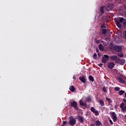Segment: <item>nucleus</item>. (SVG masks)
<instances>
[{
    "label": "nucleus",
    "mask_w": 126,
    "mask_h": 126,
    "mask_svg": "<svg viewBox=\"0 0 126 126\" xmlns=\"http://www.w3.org/2000/svg\"><path fill=\"white\" fill-rule=\"evenodd\" d=\"M104 8H105V6H103L101 7L100 11H101V13H104Z\"/></svg>",
    "instance_id": "5701e85b"
},
{
    "label": "nucleus",
    "mask_w": 126,
    "mask_h": 126,
    "mask_svg": "<svg viewBox=\"0 0 126 126\" xmlns=\"http://www.w3.org/2000/svg\"><path fill=\"white\" fill-rule=\"evenodd\" d=\"M78 121L80 123H83L84 122V118L82 116H78Z\"/></svg>",
    "instance_id": "ddd939ff"
},
{
    "label": "nucleus",
    "mask_w": 126,
    "mask_h": 126,
    "mask_svg": "<svg viewBox=\"0 0 126 126\" xmlns=\"http://www.w3.org/2000/svg\"><path fill=\"white\" fill-rule=\"evenodd\" d=\"M114 90L115 91H120V88L119 87H115L114 88Z\"/></svg>",
    "instance_id": "c85d7f7f"
},
{
    "label": "nucleus",
    "mask_w": 126,
    "mask_h": 126,
    "mask_svg": "<svg viewBox=\"0 0 126 126\" xmlns=\"http://www.w3.org/2000/svg\"><path fill=\"white\" fill-rule=\"evenodd\" d=\"M91 111L94 114V116L96 117L99 116V111L96 110L94 107H91Z\"/></svg>",
    "instance_id": "423d86ee"
},
{
    "label": "nucleus",
    "mask_w": 126,
    "mask_h": 126,
    "mask_svg": "<svg viewBox=\"0 0 126 126\" xmlns=\"http://www.w3.org/2000/svg\"><path fill=\"white\" fill-rule=\"evenodd\" d=\"M115 66V63L114 62H111L108 64V68H110V69H112Z\"/></svg>",
    "instance_id": "9b49d317"
},
{
    "label": "nucleus",
    "mask_w": 126,
    "mask_h": 126,
    "mask_svg": "<svg viewBox=\"0 0 126 126\" xmlns=\"http://www.w3.org/2000/svg\"><path fill=\"white\" fill-rule=\"evenodd\" d=\"M117 79L120 83H126V81L121 77L117 78Z\"/></svg>",
    "instance_id": "4468645a"
},
{
    "label": "nucleus",
    "mask_w": 126,
    "mask_h": 126,
    "mask_svg": "<svg viewBox=\"0 0 126 126\" xmlns=\"http://www.w3.org/2000/svg\"><path fill=\"white\" fill-rule=\"evenodd\" d=\"M75 78H75V76H73V79H74V80H75Z\"/></svg>",
    "instance_id": "ea45409f"
},
{
    "label": "nucleus",
    "mask_w": 126,
    "mask_h": 126,
    "mask_svg": "<svg viewBox=\"0 0 126 126\" xmlns=\"http://www.w3.org/2000/svg\"><path fill=\"white\" fill-rule=\"evenodd\" d=\"M125 98H126V93H125Z\"/></svg>",
    "instance_id": "79ce46f5"
},
{
    "label": "nucleus",
    "mask_w": 126,
    "mask_h": 126,
    "mask_svg": "<svg viewBox=\"0 0 126 126\" xmlns=\"http://www.w3.org/2000/svg\"><path fill=\"white\" fill-rule=\"evenodd\" d=\"M99 103L100 106H104V101L102 100H100Z\"/></svg>",
    "instance_id": "4be33fe9"
},
{
    "label": "nucleus",
    "mask_w": 126,
    "mask_h": 126,
    "mask_svg": "<svg viewBox=\"0 0 126 126\" xmlns=\"http://www.w3.org/2000/svg\"><path fill=\"white\" fill-rule=\"evenodd\" d=\"M79 79L83 83H85L86 82V76H82L79 77Z\"/></svg>",
    "instance_id": "9d476101"
},
{
    "label": "nucleus",
    "mask_w": 126,
    "mask_h": 126,
    "mask_svg": "<svg viewBox=\"0 0 126 126\" xmlns=\"http://www.w3.org/2000/svg\"><path fill=\"white\" fill-rule=\"evenodd\" d=\"M125 17H126V14H125Z\"/></svg>",
    "instance_id": "a18cd8bd"
},
{
    "label": "nucleus",
    "mask_w": 126,
    "mask_h": 126,
    "mask_svg": "<svg viewBox=\"0 0 126 126\" xmlns=\"http://www.w3.org/2000/svg\"><path fill=\"white\" fill-rule=\"evenodd\" d=\"M91 126H96V125H95V124H92Z\"/></svg>",
    "instance_id": "e433bc0d"
},
{
    "label": "nucleus",
    "mask_w": 126,
    "mask_h": 126,
    "mask_svg": "<svg viewBox=\"0 0 126 126\" xmlns=\"http://www.w3.org/2000/svg\"><path fill=\"white\" fill-rule=\"evenodd\" d=\"M89 79L90 81H92V82L94 81V78L93 77V76H92V75H90L89 76Z\"/></svg>",
    "instance_id": "a211bd4d"
},
{
    "label": "nucleus",
    "mask_w": 126,
    "mask_h": 126,
    "mask_svg": "<svg viewBox=\"0 0 126 126\" xmlns=\"http://www.w3.org/2000/svg\"><path fill=\"white\" fill-rule=\"evenodd\" d=\"M126 92H125V91H123V90H121L119 91V95H123V94H125Z\"/></svg>",
    "instance_id": "412c9836"
},
{
    "label": "nucleus",
    "mask_w": 126,
    "mask_h": 126,
    "mask_svg": "<svg viewBox=\"0 0 126 126\" xmlns=\"http://www.w3.org/2000/svg\"><path fill=\"white\" fill-rule=\"evenodd\" d=\"M111 117L114 123H116V122L118 121V117H117V114L115 112H112L111 113Z\"/></svg>",
    "instance_id": "39448f33"
},
{
    "label": "nucleus",
    "mask_w": 126,
    "mask_h": 126,
    "mask_svg": "<svg viewBox=\"0 0 126 126\" xmlns=\"http://www.w3.org/2000/svg\"><path fill=\"white\" fill-rule=\"evenodd\" d=\"M87 100H90V98L88 97Z\"/></svg>",
    "instance_id": "c03bdc74"
},
{
    "label": "nucleus",
    "mask_w": 126,
    "mask_h": 126,
    "mask_svg": "<svg viewBox=\"0 0 126 126\" xmlns=\"http://www.w3.org/2000/svg\"><path fill=\"white\" fill-rule=\"evenodd\" d=\"M101 122H100V121L99 120H97L95 121V125L96 126H101Z\"/></svg>",
    "instance_id": "6ab92c4d"
},
{
    "label": "nucleus",
    "mask_w": 126,
    "mask_h": 126,
    "mask_svg": "<svg viewBox=\"0 0 126 126\" xmlns=\"http://www.w3.org/2000/svg\"><path fill=\"white\" fill-rule=\"evenodd\" d=\"M108 7H109V9H112V5H111V4H109V5H108Z\"/></svg>",
    "instance_id": "c9c22d12"
},
{
    "label": "nucleus",
    "mask_w": 126,
    "mask_h": 126,
    "mask_svg": "<svg viewBox=\"0 0 126 126\" xmlns=\"http://www.w3.org/2000/svg\"><path fill=\"white\" fill-rule=\"evenodd\" d=\"M80 106H83L84 107H86V106H87V104H86V103H84L82 101V99H81L80 100Z\"/></svg>",
    "instance_id": "dca6fc26"
},
{
    "label": "nucleus",
    "mask_w": 126,
    "mask_h": 126,
    "mask_svg": "<svg viewBox=\"0 0 126 126\" xmlns=\"http://www.w3.org/2000/svg\"><path fill=\"white\" fill-rule=\"evenodd\" d=\"M102 65H103V64H102V63H100V64H99V66H102Z\"/></svg>",
    "instance_id": "58836bf2"
},
{
    "label": "nucleus",
    "mask_w": 126,
    "mask_h": 126,
    "mask_svg": "<svg viewBox=\"0 0 126 126\" xmlns=\"http://www.w3.org/2000/svg\"><path fill=\"white\" fill-rule=\"evenodd\" d=\"M69 89L71 92H75V88L73 86H70Z\"/></svg>",
    "instance_id": "2eb2a0df"
},
{
    "label": "nucleus",
    "mask_w": 126,
    "mask_h": 126,
    "mask_svg": "<svg viewBox=\"0 0 126 126\" xmlns=\"http://www.w3.org/2000/svg\"><path fill=\"white\" fill-rule=\"evenodd\" d=\"M100 28H106V26L104 25H101Z\"/></svg>",
    "instance_id": "473e14b6"
},
{
    "label": "nucleus",
    "mask_w": 126,
    "mask_h": 126,
    "mask_svg": "<svg viewBox=\"0 0 126 126\" xmlns=\"http://www.w3.org/2000/svg\"><path fill=\"white\" fill-rule=\"evenodd\" d=\"M70 106L74 108L76 111H78L79 110V108H78V106H77V102H76L75 101L71 102Z\"/></svg>",
    "instance_id": "20e7f679"
},
{
    "label": "nucleus",
    "mask_w": 126,
    "mask_h": 126,
    "mask_svg": "<svg viewBox=\"0 0 126 126\" xmlns=\"http://www.w3.org/2000/svg\"><path fill=\"white\" fill-rule=\"evenodd\" d=\"M110 60H112V61H116V62L118 61V57L116 55H112L110 57Z\"/></svg>",
    "instance_id": "f8f14e48"
},
{
    "label": "nucleus",
    "mask_w": 126,
    "mask_h": 126,
    "mask_svg": "<svg viewBox=\"0 0 126 126\" xmlns=\"http://www.w3.org/2000/svg\"><path fill=\"white\" fill-rule=\"evenodd\" d=\"M102 91L103 92H104V93H106V92H107V89H106V87L104 86L102 87Z\"/></svg>",
    "instance_id": "b1692460"
},
{
    "label": "nucleus",
    "mask_w": 126,
    "mask_h": 126,
    "mask_svg": "<svg viewBox=\"0 0 126 126\" xmlns=\"http://www.w3.org/2000/svg\"><path fill=\"white\" fill-rule=\"evenodd\" d=\"M123 25L124 26V27H126V20H124V21H123Z\"/></svg>",
    "instance_id": "c756f323"
},
{
    "label": "nucleus",
    "mask_w": 126,
    "mask_h": 126,
    "mask_svg": "<svg viewBox=\"0 0 126 126\" xmlns=\"http://www.w3.org/2000/svg\"><path fill=\"white\" fill-rule=\"evenodd\" d=\"M124 79H126V77H125L124 78Z\"/></svg>",
    "instance_id": "49530a36"
},
{
    "label": "nucleus",
    "mask_w": 126,
    "mask_h": 126,
    "mask_svg": "<svg viewBox=\"0 0 126 126\" xmlns=\"http://www.w3.org/2000/svg\"><path fill=\"white\" fill-rule=\"evenodd\" d=\"M67 123V121H63V126H64V125H66V123Z\"/></svg>",
    "instance_id": "2f4dec72"
},
{
    "label": "nucleus",
    "mask_w": 126,
    "mask_h": 126,
    "mask_svg": "<svg viewBox=\"0 0 126 126\" xmlns=\"http://www.w3.org/2000/svg\"><path fill=\"white\" fill-rule=\"evenodd\" d=\"M106 99L107 101H108V102H109V101H110V100H111V98H108V97H106Z\"/></svg>",
    "instance_id": "72a5a7b5"
},
{
    "label": "nucleus",
    "mask_w": 126,
    "mask_h": 126,
    "mask_svg": "<svg viewBox=\"0 0 126 126\" xmlns=\"http://www.w3.org/2000/svg\"><path fill=\"white\" fill-rule=\"evenodd\" d=\"M98 48L100 51H104V46H103V45L102 44H100L99 45Z\"/></svg>",
    "instance_id": "f3484780"
},
{
    "label": "nucleus",
    "mask_w": 126,
    "mask_h": 126,
    "mask_svg": "<svg viewBox=\"0 0 126 126\" xmlns=\"http://www.w3.org/2000/svg\"><path fill=\"white\" fill-rule=\"evenodd\" d=\"M119 20H115L116 25L118 26L119 28H121L122 27V24L121 23H123L125 21V19L123 17L118 18Z\"/></svg>",
    "instance_id": "f257e3e1"
},
{
    "label": "nucleus",
    "mask_w": 126,
    "mask_h": 126,
    "mask_svg": "<svg viewBox=\"0 0 126 126\" xmlns=\"http://www.w3.org/2000/svg\"><path fill=\"white\" fill-rule=\"evenodd\" d=\"M98 52H99V51L96 50V53H98Z\"/></svg>",
    "instance_id": "37998d69"
},
{
    "label": "nucleus",
    "mask_w": 126,
    "mask_h": 126,
    "mask_svg": "<svg viewBox=\"0 0 126 126\" xmlns=\"http://www.w3.org/2000/svg\"><path fill=\"white\" fill-rule=\"evenodd\" d=\"M124 119H125L126 120V115H125Z\"/></svg>",
    "instance_id": "a19ab883"
},
{
    "label": "nucleus",
    "mask_w": 126,
    "mask_h": 126,
    "mask_svg": "<svg viewBox=\"0 0 126 126\" xmlns=\"http://www.w3.org/2000/svg\"><path fill=\"white\" fill-rule=\"evenodd\" d=\"M118 57H120V58H123V57H124V54H123V53H120L118 54Z\"/></svg>",
    "instance_id": "a878e982"
},
{
    "label": "nucleus",
    "mask_w": 126,
    "mask_h": 126,
    "mask_svg": "<svg viewBox=\"0 0 126 126\" xmlns=\"http://www.w3.org/2000/svg\"><path fill=\"white\" fill-rule=\"evenodd\" d=\"M120 108L122 111L123 113H126V103L122 102L120 104Z\"/></svg>",
    "instance_id": "7ed1b4c3"
},
{
    "label": "nucleus",
    "mask_w": 126,
    "mask_h": 126,
    "mask_svg": "<svg viewBox=\"0 0 126 126\" xmlns=\"http://www.w3.org/2000/svg\"><path fill=\"white\" fill-rule=\"evenodd\" d=\"M75 123H76V120L74 118H72L69 120V125L70 126H73L75 125Z\"/></svg>",
    "instance_id": "1a4fd4ad"
},
{
    "label": "nucleus",
    "mask_w": 126,
    "mask_h": 126,
    "mask_svg": "<svg viewBox=\"0 0 126 126\" xmlns=\"http://www.w3.org/2000/svg\"><path fill=\"white\" fill-rule=\"evenodd\" d=\"M113 49L116 52H121L122 51V47L121 46L115 45L113 46Z\"/></svg>",
    "instance_id": "0eeeda50"
},
{
    "label": "nucleus",
    "mask_w": 126,
    "mask_h": 126,
    "mask_svg": "<svg viewBox=\"0 0 126 126\" xmlns=\"http://www.w3.org/2000/svg\"><path fill=\"white\" fill-rule=\"evenodd\" d=\"M123 101L125 102V104H126V99H124Z\"/></svg>",
    "instance_id": "4c0bfd02"
},
{
    "label": "nucleus",
    "mask_w": 126,
    "mask_h": 126,
    "mask_svg": "<svg viewBox=\"0 0 126 126\" xmlns=\"http://www.w3.org/2000/svg\"><path fill=\"white\" fill-rule=\"evenodd\" d=\"M109 122L111 125H114V123H113V121L111 119H109Z\"/></svg>",
    "instance_id": "7c9ffc66"
},
{
    "label": "nucleus",
    "mask_w": 126,
    "mask_h": 126,
    "mask_svg": "<svg viewBox=\"0 0 126 126\" xmlns=\"http://www.w3.org/2000/svg\"><path fill=\"white\" fill-rule=\"evenodd\" d=\"M94 41L96 44H99V43H100V40H98L96 38L94 39Z\"/></svg>",
    "instance_id": "393cba45"
},
{
    "label": "nucleus",
    "mask_w": 126,
    "mask_h": 126,
    "mask_svg": "<svg viewBox=\"0 0 126 126\" xmlns=\"http://www.w3.org/2000/svg\"><path fill=\"white\" fill-rule=\"evenodd\" d=\"M123 37L125 38V39H126V31H124L123 33Z\"/></svg>",
    "instance_id": "cd10ccee"
},
{
    "label": "nucleus",
    "mask_w": 126,
    "mask_h": 126,
    "mask_svg": "<svg viewBox=\"0 0 126 126\" xmlns=\"http://www.w3.org/2000/svg\"><path fill=\"white\" fill-rule=\"evenodd\" d=\"M109 59H110V56H109V55H104L102 57L101 63H106L107 62L109 61Z\"/></svg>",
    "instance_id": "f03ea898"
},
{
    "label": "nucleus",
    "mask_w": 126,
    "mask_h": 126,
    "mask_svg": "<svg viewBox=\"0 0 126 126\" xmlns=\"http://www.w3.org/2000/svg\"><path fill=\"white\" fill-rule=\"evenodd\" d=\"M101 30L102 31V33L103 35H105L107 33V29H102Z\"/></svg>",
    "instance_id": "aec40b11"
},
{
    "label": "nucleus",
    "mask_w": 126,
    "mask_h": 126,
    "mask_svg": "<svg viewBox=\"0 0 126 126\" xmlns=\"http://www.w3.org/2000/svg\"><path fill=\"white\" fill-rule=\"evenodd\" d=\"M117 63H119L121 65H124L125 64V59H118L117 61H116Z\"/></svg>",
    "instance_id": "6e6552de"
},
{
    "label": "nucleus",
    "mask_w": 126,
    "mask_h": 126,
    "mask_svg": "<svg viewBox=\"0 0 126 126\" xmlns=\"http://www.w3.org/2000/svg\"><path fill=\"white\" fill-rule=\"evenodd\" d=\"M112 99H110L109 101H108V104L109 105H111V104H112Z\"/></svg>",
    "instance_id": "f704fd0d"
},
{
    "label": "nucleus",
    "mask_w": 126,
    "mask_h": 126,
    "mask_svg": "<svg viewBox=\"0 0 126 126\" xmlns=\"http://www.w3.org/2000/svg\"><path fill=\"white\" fill-rule=\"evenodd\" d=\"M93 58L94 59V60H96V59H97V54L94 53L93 55Z\"/></svg>",
    "instance_id": "bb28decb"
}]
</instances>
